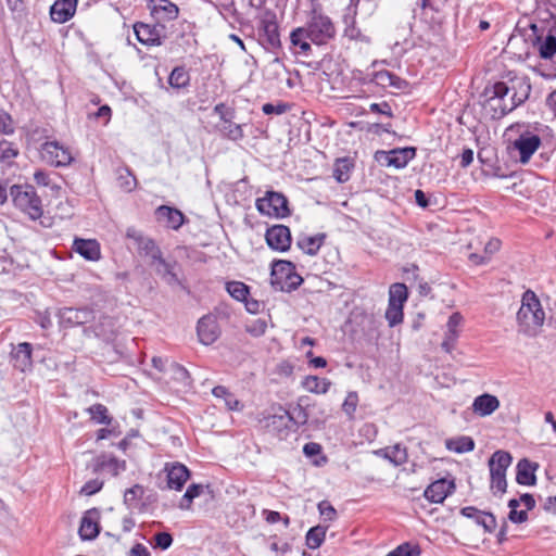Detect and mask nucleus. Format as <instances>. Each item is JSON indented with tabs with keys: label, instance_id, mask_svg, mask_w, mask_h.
<instances>
[{
	"label": "nucleus",
	"instance_id": "nucleus-55",
	"mask_svg": "<svg viewBox=\"0 0 556 556\" xmlns=\"http://www.w3.org/2000/svg\"><path fill=\"white\" fill-rule=\"evenodd\" d=\"M0 132L11 135L14 132L13 121L9 113L0 111Z\"/></svg>",
	"mask_w": 556,
	"mask_h": 556
},
{
	"label": "nucleus",
	"instance_id": "nucleus-26",
	"mask_svg": "<svg viewBox=\"0 0 556 556\" xmlns=\"http://www.w3.org/2000/svg\"><path fill=\"white\" fill-rule=\"evenodd\" d=\"M509 101L514 103V109L522 104L530 94L531 85L527 78H516L511 80Z\"/></svg>",
	"mask_w": 556,
	"mask_h": 556
},
{
	"label": "nucleus",
	"instance_id": "nucleus-36",
	"mask_svg": "<svg viewBox=\"0 0 556 556\" xmlns=\"http://www.w3.org/2000/svg\"><path fill=\"white\" fill-rule=\"evenodd\" d=\"M540 55L543 59L556 56V24L548 30V34L540 45Z\"/></svg>",
	"mask_w": 556,
	"mask_h": 556
},
{
	"label": "nucleus",
	"instance_id": "nucleus-43",
	"mask_svg": "<svg viewBox=\"0 0 556 556\" xmlns=\"http://www.w3.org/2000/svg\"><path fill=\"white\" fill-rule=\"evenodd\" d=\"M291 421L292 417L290 414L286 409L280 408L279 414H274L267 419V427H271L275 430L280 427L287 428Z\"/></svg>",
	"mask_w": 556,
	"mask_h": 556
},
{
	"label": "nucleus",
	"instance_id": "nucleus-53",
	"mask_svg": "<svg viewBox=\"0 0 556 556\" xmlns=\"http://www.w3.org/2000/svg\"><path fill=\"white\" fill-rule=\"evenodd\" d=\"M491 476V490L494 494L500 492L501 494L506 492L507 481L506 475H490Z\"/></svg>",
	"mask_w": 556,
	"mask_h": 556
},
{
	"label": "nucleus",
	"instance_id": "nucleus-59",
	"mask_svg": "<svg viewBox=\"0 0 556 556\" xmlns=\"http://www.w3.org/2000/svg\"><path fill=\"white\" fill-rule=\"evenodd\" d=\"M103 486V482L100 480H90L84 484V486L80 490L81 494H85L87 496L96 494L98 491H100Z\"/></svg>",
	"mask_w": 556,
	"mask_h": 556
},
{
	"label": "nucleus",
	"instance_id": "nucleus-46",
	"mask_svg": "<svg viewBox=\"0 0 556 556\" xmlns=\"http://www.w3.org/2000/svg\"><path fill=\"white\" fill-rule=\"evenodd\" d=\"M226 289L228 293L238 301H244L249 295L248 286L240 281L228 282Z\"/></svg>",
	"mask_w": 556,
	"mask_h": 556
},
{
	"label": "nucleus",
	"instance_id": "nucleus-61",
	"mask_svg": "<svg viewBox=\"0 0 556 556\" xmlns=\"http://www.w3.org/2000/svg\"><path fill=\"white\" fill-rule=\"evenodd\" d=\"M508 519L514 523H522L528 520V513L527 510L514 509L509 511Z\"/></svg>",
	"mask_w": 556,
	"mask_h": 556
},
{
	"label": "nucleus",
	"instance_id": "nucleus-25",
	"mask_svg": "<svg viewBox=\"0 0 556 556\" xmlns=\"http://www.w3.org/2000/svg\"><path fill=\"white\" fill-rule=\"evenodd\" d=\"M73 249L88 261H99L101 257L100 244L93 239H75Z\"/></svg>",
	"mask_w": 556,
	"mask_h": 556
},
{
	"label": "nucleus",
	"instance_id": "nucleus-23",
	"mask_svg": "<svg viewBox=\"0 0 556 556\" xmlns=\"http://www.w3.org/2000/svg\"><path fill=\"white\" fill-rule=\"evenodd\" d=\"M463 323V316L459 313H453L446 324L445 338L441 344L442 349L450 353L455 345V342L459 334V327Z\"/></svg>",
	"mask_w": 556,
	"mask_h": 556
},
{
	"label": "nucleus",
	"instance_id": "nucleus-29",
	"mask_svg": "<svg viewBox=\"0 0 556 556\" xmlns=\"http://www.w3.org/2000/svg\"><path fill=\"white\" fill-rule=\"evenodd\" d=\"M159 220L165 222L167 227L178 229L182 224L185 216L177 210L166 205H162L156 210Z\"/></svg>",
	"mask_w": 556,
	"mask_h": 556
},
{
	"label": "nucleus",
	"instance_id": "nucleus-14",
	"mask_svg": "<svg viewBox=\"0 0 556 556\" xmlns=\"http://www.w3.org/2000/svg\"><path fill=\"white\" fill-rule=\"evenodd\" d=\"M263 41L268 48L280 47V36L276 16L273 12H266L261 21Z\"/></svg>",
	"mask_w": 556,
	"mask_h": 556
},
{
	"label": "nucleus",
	"instance_id": "nucleus-41",
	"mask_svg": "<svg viewBox=\"0 0 556 556\" xmlns=\"http://www.w3.org/2000/svg\"><path fill=\"white\" fill-rule=\"evenodd\" d=\"M202 492H203L202 484H197V483L190 484L179 502V508L184 509V510L190 509L192 501L195 497H199L202 494Z\"/></svg>",
	"mask_w": 556,
	"mask_h": 556
},
{
	"label": "nucleus",
	"instance_id": "nucleus-10",
	"mask_svg": "<svg viewBox=\"0 0 556 556\" xmlns=\"http://www.w3.org/2000/svg\"><path fill=\"white\" fill-rule=\"evenodd\" d=\"M541 138L531 132L521 134L513 143L514 149L519 153V161L527 164L534 152L540 148Z\"/></svg>",
	"mask_w": 556,
	"mask_h": 556
},
{
	"label": "nucleus",
	"instance_id": "nucleus-32",
	"mask_svg": "<svg viewBox=\"0 0 556 556\" xmlns=\"http://www.w3.org/2000/svg\"><path fill=\"white\" fill-rule=\"evenodd\" d=\"M377 455L389 459L395 466H400L407 460V452L401 444L380 448L375 452Z\"/></svg>",
	"mask_w": 556,
	"mask_h": 556
},
{
	"label": "nucleus",
	"instance_id": "nucleus-44",
	"mask_svg": "<svg viewBox=\"0 0 556 556\" xmlns=\"http://www.w3.org/2000/svg\"><path fill=\"white\" fill-rule=\"evenodd\" d=\"M87 412L90 414L91 419L97 424H111V417L108 415V408L102 404H94L87 408Z\"/></svg>",
	"mask_w": 556,
	"mask_h": 556
},
{
	"label": "nucleus",
	"instance_id": "nucleus-42",
	"mask_svg": "<svg viewBox=\"0 0 556 556\" xmlns=\"http://www.w3.org/2000/svg\"><path fill=\"white\" fill-rule=\"evenodd\" d=\"M325 536L326 528L321 526L313 527L306 534V545L311 549H316L323 544Z\"/></svg>",
	"mask_w": 556,
	"mask_h": 556
},
{
	"label": "nucleus",
	"instance_id": "nucleus-11",
	"mask_svg": "<svg viewBox=\"0 0 556 556\" xmlns=\"http://www.w3.org/2000/svg\"><path fill=\"white\" fill-rule=\"evenodd\" d=\"M265 239L268 247L276 251L285 252L291 245L290 229L285 225H274L268 228Z\"/></svg>",
	"mask_w": 556,
	"mask_h": 556
},
{
	"label": "nucleus",
	"instance_id": "nucleus-2",
	"mask_svg": "<svg viewBox=\"0 0 556 556\" xmlns=\"http://www.w3.org/2000/svg\"><path fill=\"white\" fill-rule=\"evenodd\" d=\"M10 195L16 208L25 213L30 219L36 220L43 214L40 197L30 185H14Z\"/></svg>",
	"mask_w": 556,
	"mask_h": 556
},
{
	"label": "nucleus",
	"instance_id": "nucleus-56",
	"mask_svg": "<svg viewBox=\"0 0 556 556\" xmlns=\"http://www.w3.org/2000/svg\"><path fill=\"white\" fill-rule=\"evenodd\" d=\"M173 543V536L168 532H159L154 535V547L167 549Z\"/></svg>",
	"mask_w": 556,
	"mask_h": 556
},
{
	"label": "nucleus",
	"instance_id": "nucleus-30",
	"mask_svg": "<svg viewBox=\"0 0 556 556\" xmlns=\"http://www.w3.org/2000/svg\"><path fill=\"white\" fill-rule=\"evenodd\" d=\"M150 265L168 285H175L178 282V277L173 270L174 266L162 257V252L157 257L150 262Z\"/></svg>",
	"mask_w": 556,
	"mask_h": 556
},
{
	"label": "nucleus",
	"instance_id": "nucleus-6",
	"mask_svg": "<svg viewBox=\"0 0 556 556\" xmlns=\"http://www.w3.org/2000/svg\"><path fill=\"white\" fill-rule=\"evenodd\" d=\"M42 160L55 167L67 166L73 162V155L68 148L58 141H47L40 149Z\"/></svg>",
	"mask_w": 556,
	"mask_h": 556
},
{
	"label": "nucleus",
	"instance_id": "nucleus-48",
	"mask_svg": "<svg viewBox=\"0 0 556 556\" xmlns=\"http://www.w3.org/2000/svg\"><path fill=\"white\" fill-rule=\"evenodd\" d=\"M18 154V149L7 140H0V161L7 162L16 157Z\"/></svg>",
	"mask_w": 556,
	"mask_h": 556
},
{
	"label": "nucleus",
	"instance_id": "nucleus-17",
	"mask_svg": "<svg viewBox=\"0 0 556 556\" xmlns=\"http://www.w3.org/2000/svg\"><path fill=\"white\" fill-rule=\"evenodd\" d=\"M168 489L180 491L187 480L190 478L189 469L180 463L166 464Z\"/></svg>",
	"mask_w": 556,
	"mask_h": 556
},
{
	"label": "nucleus",
	"instance_id": "nucleus-64",
	"mask_svg": "<svg viewBox=\"0 0 556 556\" xmlns=\"http://www.w3.org/2000/svg\"><path fill=\"white\" fill-rule=\"evenodd\" d=\"M129 556H151V555L144 545L137 543L129 551Z\"/></svg>",
	"mask_w": 556,
	"mask_h": 556
},
{
	"label": "nucleus",
	"instance_id": "nucleus-22",
	"mask_svg": "<svg viewBox=\"0 0 556 556\" xmlns=\"http://www.w3.org/2000/svg\"><path fill=\"white\" fill-rule=\"evenodd\" d=\"M99 511L93 508L85 513L79 527V535L83 540H92L99 534Z\"/></svg>",
	"mask_w": 556,
	"mask_h": 556
},
{
	"label": "nucleus",
	"instance_id": "nucleus-52",
	"mask_svg": "<svg viewBox=\"0 0 556 556\" xmlns=\"http://www.w3.org/2000/svg\"><path fill=\"white\" fill-rule=\"evenodd\" d=\"M143 495V488L139 484L127 489L124 493V502L128 506H132Z\"/></svg>",
	"mask_w": 556,
	"mask_h": 556
},
{
	"label": "nucleus",
	"instance_id": "nucleus-18",
	"mask_svg": "<svg viewBox=\"0 0 556 556\" xmlns=\"http://www.w3.org/2000/svg\"><path fill=\"white\" fill-rule=\"evenodd\" d=\"M78 0H56L50 8V17L54 23L64 24L76 12Z\"/></svg>",
	"mask_w": 556,
	"mask_h": 556
},
{
	"label": "nucleus",
	"instance_id": "nucleus-60",
	"mask_svg": "<svg viewBox=\"0 0 556 556\" xmlns=\"http://www.w3.org/2000/svg\"><path fill=\"white\" fill-rule=\"evenodd\" d=\"M307 38V33L304 27H299L294 29L290 35V40L293 46H300L301 41H304Z\"/></svg>",
	"mask_w": 556,
	"mask_h": 556
},
{
	"label": "nucleus",
	"instance_id": "nucleus-3",
	"mask_svg": "<svg viewBox=\"0 0 556 556\" xmlns=\"http://www.w3.org/2000/svg\"><path fill=\"white\" fill-rule=\"evenodd\" d=\"M510 88L506 83L498 81L491 87L485 88L484 109L489 112L491 118L500 119L514 110V103L509 101Z\"/></svg>",
	"mask_w": 556,
	"mask_h": 556
},
{
	"label": "nucleus",
	"instance_id": "nucleus-47",
	"mask_svg": "<svg viewBox=\"0 0 556 556\" xmlns=\"http://www.w3.org/2000/svg\"><path fill=\"white\" fill-rule=\"evenodd\" d=\"M117 182L119 188L127 192L134 190L137 184L135 176L127 168L118 170Z\"/></svg>",
	"mask_w": 556,
	"mask_h": 556
},
{
	"label": "nucleus",
	"instance_id": "nucleus-34",
	"mask_svg": "<svg viewBox=\"0 0 556 556\" xmlns=\"http://www.w3.org/2000/svg\"><path fill=\"white\" fill-rule=\"evenodd\" d=\"M303 388L316 394H325L328 392L331 382L326 378H318L317 376H307L302 382Z\"/></svg>",
	"mask_w": 556,
	"mask_h": 556
},
{
	"label": "nucleus",
	"instance_id": "nucleus-28",
	"mask_svg": "<svg viewBox=\"0 0 556 556\" xmlns=\"http://www.w3.org/2000/svg\"><path fill=\"white\" fill-rule=\"evenodd\" d=\"M538 467V464L531 463L527 458L520 459L517 464V482L521 485H533L536 481L534 471Z\"/></svg>",
	"mask_w": 556,
	"mask_h": 556
},
{
	"label": "nucleus",
	"instance_id": "nucleus-37",
	"mask_svg": "<svg viewBox=\"0 0 556 556\" xmlns=\"http://www.w3.org/2000/svg\"><path fill=\"white\" fill-rule=\"evenodd\" d=\"M212 393L215 397L223 399L228 409L240 410L242 408L239 400L227 388L217 386L212 390Z\"/></svg>",
	"mask_w": 556,
	"mask_h": 556
},
{
	"label": "nucleus",
	"instance_id": "nucleus-15",
	"mask_svg": "<svg viewBox=\"0 0 556 556\" xmlns=\"http://www.w3.org/2000/svg\"><path fill=\"white\" fill-rule=\"evenodd\" d=\"M33 346L28 342L18 343L11 353L15 369L26 372L33 368Z\"/></svg>",
	"mask_w": 556,
	"mask_h": 556
},
{
	"label": "nucleus",
	"instance_id": "nucleus-35",
	"mask_svg": "<svg viewBox=\"0 0 556 556\" xmlns=\"http://www.w3.org/2000/svg\"><path fill=\"white\" fill-rule=\"evenodd\" d=\"M445 446L448 451L462 454L471 452L475 448V441L467 435L447 439Z\"/></svg>",
	"mask_w": 556,
	"mask_h": 556
},
{
	"label": "nucleus",
	"instance_id": "nucleus-49",
	"mask_svg": "<svg viewBox=\"0 0 556 556\" xmlns=\"http://www.w3.org/2000/svg\"><path fill=\"white\" fill-rule=\"evenodd\" d=\"M267 321L265 319L258 318L254 319L245 326L247 332H249L253 337H261L266 332Z\"/></svg>",
	"mask_w": 556,
	"mask_h": 556
},
{
	"label": "nucleus",
	"instance_id": "nucleus-20",
	"mask_svg": "<svg viewBox=\"0 0 556 556\" xmlns=\"http://www.w3.org/2000/svg\"><path fill=\"white\" fill-rule=\"evenodd\" d=\"M460 514L469 519H473L477 525L483 527L485 532H493L496 528V519L493 514L481 511L476 507L467 506L460 509Z\"/></svg>",
	"mask_w": 556,
	"mask_h": 556
},
{
	"label": "nucleus",
	"instance_id": "nucleus-9",
	"mask_svg": "<svg viewBox=\"0 0 556 556\" xmlns=\"http://www.w3.org/2000/svg\"><path fill=\"white\" fill-rule=\"evenodd\" d=\"M126 237L132 241V244L139 254L149 257L150 262H152L161 253V250L152 239L143 236L141 231L134 227H129L127 229Z\"/></svg>",
	"mask_w": 556,
	"mask_h": 556
},
{
	"label": "nucleus",
	"instance_id": "nucleus-4",
	"mask_svg": "<svg viewBox=\"0 0 556 556\" xmlns=\"http://www.w3.org/2000/svg\"><path fill=\"white\" fill-rule=\"evenodd\" d=\"M304 28L307 38L316 45L326 43L336 34L331 20L316 10L312 12V16Z\"/></svg>",
	"mask_w": 556,
	"mask_h": 556
},
{
	"label": "nucleus",
	"instance_id": "nucleus-62",
	"mask_svg": "<svg viewBox=\"0 0 556 556\" xmlns=\"http://www.w3.org/2000/svg\"><path fill=\"white\" fill-rule=\"evenodd\" d=\"M344 36L353 39V40H361V41H368V39L362 35L361 30L356 28L354 25L345 28Z\"/></svg>",
	"mask_w": 556,
	"mask_h": 556
},
{
	"label": "nucleus",
	"instance_id": "nucleus-63",
	"mask_svg": "<svg viewBox=\"0 0 556 556\" xmlns=\"http://www.w3.org/2000/svg\"><path fill=\"white\" fill-rule=\"evenodd\" d=\"M369 109L374 113H379V114H384V115H388V116H392L391 106L387 102L371 103Z\"/></svg>",
	"mask_w": 556,
	"mask_h": 556
},
{
	"label": "nucleus",
	"instance_id": "nucleus-45",
	"mask_svg": "<svg viewBox=\"0 0 556 556\" xmlns=\"http://www.w3.org/2000/svg\"><path fill=\"white\" fill-rule=\"evenodd\" d=\"M403 306L399 304L388 303V308L386 311V319L389 323L390 327H394L403 321Z\"/></svg>",
	"mask_w": 556,
	"mask_h": 556
},
{
	"label": "nucleus",
	"instance_id": "nucleus-12",
	"mask_svg": "<svg viewBox=\"0 0 556 556\" xmlns=\"http://www.w3.org/2000/svg\"><path fill=\"white\" fill-rule=\"evenodd\" d=\"M197 331L200 342L205 345L214 343L220 334L217 319L212 315L203 316L198 321Z\"/></svg>",
	"mask_w": 556,
	"mask_h": 556
},
{
	"label": "nucleus",
	"instance_id": "nucleus-39",
	"mask_svg": "<svg viewBox=\"0 0 556 556\" xmlns=\"http://www.w3.org/2000/svg\"><path fill=\"white\" fill-rule=\"evenodd\" d=\"M189 81H190V76H189L188 72L181 66L175 67L168 77V84L173 88H177V89L188 86Z\"/></svg>",
	"mask_w": 556,
	"mask_h": 556
},
{
	"label": "nucleus",
	"instance_id": "nucleus-5",
	"mask_svg": "<svg viewBox=\"0 0 556 556\" xmlns=\"http://www.w3.org/2000/svg\"><path fill=\"white\" fill-rule=\"evenodd\" d=\"M257 211L262 215L282 218L290 214L287 198L276 191H267L263 198L255 202Z\"/></svg>",
	"mask_w": 556,
	"mask_h": 556
},
{
	"label": "nucleus",
	"instance_id": "nucleus-16",
	"mask_svg": "<svg viewBox=\"0 0 556 556\" xmlns=\"http://www.w3.org/2000/svg\"><path fill=\"white\" fill-rule=\"evenodd\" d=\"M149 8L157 22L176 20L179 13L178 7L169 0H150Z\"/></svg>",
	"mask_w": 556,
	"mask_h": 556
},
{
	"label": "nucleus",
	"instance_id": "nucleus-8",
	"mask_svg": "<svg viewBox=\"0 0 556 556\" xmlns=\"http://www.w3.org/2000/svg\"><path fill=\"white\" fill-rule=\"evenodd\" d=\"M60 325L70 328L90 323L93 318V312L87 307L74 308L64 307L58 313Z\"/></svg>",
	"mask_w": 556,
	"mask_h": 556
},
{
	"label": "nucleus",
	"instance_id": "nucleus-1",
	"mask_svg": "<svg viewBox=\"0 0 556 556\" xmlns=\"http://www.w3.org/2000/svg\"><path fill=\"white\" fill-rule=\"evenodd\" d=\"M545 313L536 294L527 290L521 298L517 312L518 331L528 337H535L544 325Z\"/></svg>",
	"mask_w": 556,
	"mask_h": 556
},
{
	"label": "nucleus",
	"instance_id": "nucleus-58",
	"mask_svg": "<svg viewBox=\"0 0 556 556\" xmlns=\"http://www.w3.org/2000/svg\"><path fill=\"white\" fill-rule=\"evenodd\" d=\"M318 509L325 520L332 521L337 517L336 509L333 508V506L330 503H328L326 501H323L318 504Z\"/></svg>",
	"mask_w": 556,
	"mask_h": 556
},
{
	"label": "nucleus",
	"instance_id": "nucleus-33",
	"mask_svg": "<svg viewBox=\"0 0 556 556\" xmlns=\"http://www.w3.org/2000/svg\"><path fill=\"white\" fill-rule=\"evenodd\" d=\"M374 81L384 88L394 87L395 89H402L406 84L405 80L386 70L376 72L374 74Z\"/></svg>",
	"mask_w": 556,
	"mask_h": 556
},
{
	"label": "nucleus",
	"instance_id": "nucleus-13",
	"mask_svg": "<svg viewBox=\"0 0 556 556\" xmlns=\"http://www.w3.org/2000/svg\"><path fill=\"white\" fill-rule=\"evenodd\" d=\"M416 155L415 148L394 149L389 152H380L379 161L383 160L387 166L404 168Z\"/></svg>",
	"mask_w": 556,
	"mask_h": 556
},
{
	"label": "nucleus",
	"instance_id": "nucleus-21",
	"mask_svg": "<svg viewBox=\"0 0 556 556\" xmlns=\"http://www.w3.org/2000/svg\"><path fill=\"white\" fill-rule=\"evenodd\" d=\"M134 31L138 41L146 46L162 45L160 29L156 26L144 23H136L134 25Z\"/></svg>",
	"mask_w": 556,
	"mask_h": 556
},
{
	"label": "nucleus",
	"instance_id": "nucleus-31",
	"mask_svg": "<svg viewBox=\"0 0 556 556\" xmlns=\"http://www.w3.org/2000/svg\"><path fill=\"white\" fill-rule=\"evenodd\" d=\"M511 460V455L508 452L496 451L489 459L490 475H506Z\"/></svg>",
	"mask_w": 556,
	"mask_h": 556
},
{
	"label": "nucleus",
	"instance_id": "nucleus-50",
	"mask_svg": "<svg viewBox=\"0 0 556 556\" xmlns=\"http://www.w3.org/2000/svg\"><path fill=\"white\" fill-rule=\"evenodd\" d=\"M358 404V395L356 392L351 391L348 393L343 404L342 410L352 418Z\"/></svg>",
	"mask_w": 556,
	"mask_h": 556
},
{
	"label": "nucleus",
	"instance_id": "nucleus-40",
	"mask_svg": "<svg viewBox=\"0 0 556 556\" xmlns=\"http://www.w3.org/2000/svg\"><path fill=\"white\" fill-rule=\"evenodd\" d=\"M325 235H317L315 237H306L298 242V245L309 255H315L320 249Z\"/></svg>",
	"mask_w": 556,
	"mask_h": 556
},
{
	"label": "nucleus",
	"instance_id": "nucleus-27",
	"mask_svg": "<svg viewBox=\"0 0 556 556\" xmlns=\"http://www.w3.org/2000/svg\"><path fill=\"white\" fill-rule=\"evenodd\" d=\"M126 469L125 460H119L116 457L101 455L94 462V471H104L112 476H117Z\"/></svg>",
	"mask_w": 556,
	"mask_h": 556
},
{
	"label": "nucleus",
	"instance_id": "nucleus-38",
	"mask_svg": "<svg viewBox=\"0 0 556 556\" xmlns=\"http://www.w3.org/2000/svg\"><path fill=\"white\" fill-rule=\"evenodd\" d=\"M407 298L408 292L404 283L396 282L391 285L389 289V303L404 306Z\"/></svg>",
	"mask_w": 556,
	"mask_h": 556
},
{
	"label": "nucleus",
	"instance_id": "nucleus-54",
	"mask_svg": "<svg viewBox=\"0 0 556 556\" xmlns=\"http://www.w3.org/2000/svg\"><path fill=\"white\" fill-rule=\"evenodd\" d=\"M168 369L174 374L176 380L184 382L185 384L189 383V372L181 365L172 362L168 365Z\"/></svg>",
	"mask_w": 556,
	"mask_h": 556
},
{
	"label": "nucleus",
	"instance_id": "nucleus-24",
	"mask_svg": "<svg viewBox=\"0 0 556 556\" xmlns=\"http://www.w3.org/2000/svg\"><path fill=\"white\" fill-rule=\"evenodd\" d=\"M500 407V401L495 395L484 393L477 396L472 403V412L480 416L486 417L493 414Z\"/></svg>",
	"mask_w": 556,
	"mask_h": 556
},
{
	"label": "nucleus",
	"instance_id": "nucleus-19",
	"mask_svg": "<svg viewBox=\"0 0 556 556\" xmlns=\"http://www.w3.org/2000/svg\"><path fill=\"white\" fill-rule=\"evenodd\" d=\"M453 489V481L439 479L427 486L424 496L431 503H442L452 493Z\"/></svg>",
	"mask_w": 556,
	"mask_h": 556
},
{
	"label": "nucleus",
	"instance_id": "nucleus-51",
	"mask_svg": "<svg viewBox=\"0 0 556 556\" xmlns=\"http://www.w3.org/2000/svg\"><path fill=\"white\" fill-rule=\"evenodd\" d=\"M225 136L231 140H240L243 138V131L240 125L225 121L223 127Z\"/></svg>",
	"mask_w": 556,
	"mask_h": 556
},
{
	"label": "nucleus",
	"instance_id": "nucleus-57",
	"mask_svg": "<svg viewBox=\"0 0 556 556\" xmlns=\"http://www.w3.org/2000/svg\"><path fill=\"white\" fill-rule=\"evenodd\" d=\"M419 555L418 548H412L409 544H402L386 556H417Z\"/></svg>",
	"mask_w": 556,
	"mask_h": 556
},
{
	"label": "nucleus",
	"instance_id": "nucleus-7",
	"mask_svg": "<svg viewBox=\"0 0 556 556\" xmlns=\"http://www.w3.org/2000/svg\"><path fill=\"white\" fill-rule=\"evenodd\" d=\"M294 265L289 261H277L273 263L271 266V285L278 287L283 290V286L281 285V279H287L290 281V286L296 288L301 282L302 278L293 273Z\"/></svg>",
	"mask_w": 556,
	"mask_h": 556
}]
</instances>
